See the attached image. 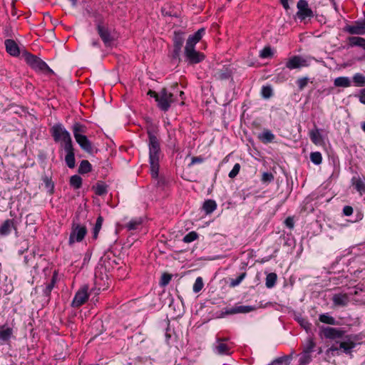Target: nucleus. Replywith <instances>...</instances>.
Returning <instances> with one entry per match:
<instances>
[{"label": "nucleus", "instance_id": "1", "mask_svg": "<svg viewBox=\"0 0 365 365\" xmlns=\"http://www.w3.org/2000/svg\"><path fill=\"white\" fill-rule=\"evenodd\" d=\"M26 63L35 71L46 74H54L53 71L41 58L24 50L21 53Z\"/></svg>", "mask_w": 365, "mask_h": 365}, {"label": "nucleus", "instance_id": "2", "mask_svg": "<svg viewBox=\"0 0 365 365\" xmlns=\"http://www.w3.org/2000/svg\"><path fill=\"white\" fill-rule=\"evenodd\" d=\"M147 134L148 136L149 158H160V145L156 135L155 128L150 126L147 128Z\"/></svg>", "mask_w": 365, "mask_h": 365}, {"label": "nucleus", "instance_id": "3", "mask_svg": "<svg viewBox=\"0 0 365 365\" xmlns=\"http://www.w3.org/2000/svg\"><path fill=\"white\" fill-rule=\"evenodd\" d=\"M78 218L73 219L71 230L68 240V245H73L75 242H81L85 238L87 234V228L85 225H83L77 222Z\"/></svg>", "mask_w": 365, "mask_h": 365}, {"label": "nucleus", "instance_id": "4", "mask_svg": "<svg viewBox=\"0 0 365 365\" xmlns=\"http://www.w3.org/2000/svg\"><path fill=\"white\" fill-rule=\"evenodd\" d=\"M50 132L56 143L61 141L63 143L71 138L69 132L61 123L53 125L50 129Z\"/></svg>", "mask_w": 365, "mask_h": 365}, {"label": "nucleus", "instance_id": "5", "mask_svg": "<svg viewBox=\"0 0 365 365\" xmlns=\"http://www.w3.org/2000/svg\"><path fill=\"white\" fill-rule=\"evenodd\" d=\"M88 292V286L84 285L76 293L74 298L71 302V306L73 307L78 308L86 302V301L88 299L89 294L92 293L96 294L94 289H91L89 294Z\"/></svg>", "mask_w": 365, "mask_h": 365}, {"label": "nucleus", "instance_id": "6", "mask_svg": "<svg viewBox=\"0 0 365 365\" xmlns=\"http://www.w3.org/2000/svg\"><path fill=\"white\" fill-rule=\"evenodd\" d=\"M63 149L66 153L65 162L69 168H74L76 166L75 152L71 138L62 143Z\"/></svg>", "mask_w": 365, "mask_h": 365}, {"label": "nucleus", "instance_id": "7", "mask_svg": "<svg viewBox=\"0 0 365 365\" xmlns=\"http://www.w3.org/2000/svg\"><path fill=\"white\" fill-rule=\"evenodd\" d=\"M184 34L185 33L182 31H174V36L173 38V52L172 55L173 59H178L180 61V55L185 41Z\"/></svg>", "mask_w": 365, "mask_h": 365}, {"label": "nucleus", "instance_id": "8", "mask_svg": "<svg viewBox=\"0 0 365 365\" xmlns=\"http://www.w3.org/2000/svg\"><path fill=\"white\" fill-rule=\"evenodd\" d=\"M173 94L168 93L165 88H163L160 92V96L157 100L158 107L163 111L166 112L169 110L170 104L174 101Z\"/></svg>", "mask_w": 365, "mask_h": 365}, {"label": "nucleus", "instance_id": "9", "mask_svg": "<svg viewBox=\"0 0 365 365\" xmlns=\"http://www.w3.org/2000/svg\"><path fill=\"white\" fill-rule=\"evenodd\" d=\"M185 56L187 61L191 64L198 63L202 61L205 58V56L202 53L197 51L193 48H185Z\"/></svg>", "mask_w": 365, "mask_h": 365}, {"label": "nucleus", "instance_id": "10", "mask_svg": "<svg viewBox=\"0 0 365 365\" xmlns=\"http://www.w3.org/2000/svg\"><path fill=\"white\" fill-rule=\"evenodd\" d=\"M320 333L326 339L336 340L342 338L344 331L333 327H322Z\"/></svg>", "mask_w": 365, "mask_h": 365}, {"label": "nucleus", "instance_id": "11", "mask_svg": "<svg viewBox=\"0 0 365 365\" xmlns=\"http://www.w3.org/2000/svg\"><path fill=\"white\" fill-rule=\"evenodd\" d=\"M14 230L16 233L18 232L17 222L14 219H7L3 222L0 226V236H7Z\"/></svg>", "mask_w": 365, "mask_h": 365}, {"label": "nucleus", "instance_id": "12", "mask_svg": "<svg viewBox=\"0 0 365 365\" xmlns=\"http://www.w3.org/2000/svg\"><path fill=\"white\" fill-rule=\"evenodd\" d=\"M297 16L301 20L313 16V12L312 9L309 8L307 1L299 0L297 3Z\"/></svg>", "mask_w": 365, "mask_h": 365}, {"label": "nucleus", "instance_id": "13", "mask_svg": "<svg viewBox=\"0 0 365 365\" xmlns=\"http://www.w3.org/2000/svg\"><path fill=\"white\" fill-rule=\"evenodd\" d=\"M97 32L106 47L110 46L115 41L114 36L107 26L99 27Z\"/></svg>", "mask_w": 365, "mask_h": 365}, {"label": "nucleus", "instance_id": "14", "mask_svg": "<svg viewBox=\"0 0 365 365\" xmlns=\"http://www.w3.org/2000/svg\"><path fill=\"white\" fill-rule=\"evenodd\" d=\"M255 309V308L252 306H237L232 308H225V311L222 312L220 314L221 317H223L225 315L230 314H235L237 313H248Z\"/></svg>", "mask_w": 365, "mask_h": 365}, {"label": "nucleus", "instance_id": "15", "mask_svg": "<svg viewBox=\"0 0 365 365\" xmlns=\"http://www.w3.org/2000/svg\"><path fill=\"white\" fill-rule=\"evenodd\" d=\"M356 346V343L349 336H346L343 341L339 342L340 351L346 354H351L352 349Z\"/></svg>", "mask_w": 365, "mask_h": 365}, {"label": "nucleus", "instance_id": "16", "mask_svg": "<svg viewBox=\"0 0 365 365\" xmlns=\"http://www.w3.org/2000/svg\"><path fill=\"white\" fill-rule=\"evenodd\" d=\"M6 52L12 56H19L21 53L20 48L13 39H6L4 42Z\"/></svg>", "mask_w": 365, "mask_h": 365}, {"label": "nucleus", "instance_id": "17", "mask_svg": "<svg viewBox=\"0 0 365 365\" xmlns=\"http://www.w3.org/2000/svg\"><path fill=\"white\" fill-rule=\"evenodd\" d=\"M232 76V70L228 66H223L222 68L215 71L213 76L215 80L225 81L230 78Z\"/></svg>", "mask_w": 365, "mask_h": 365}, {"label": "nucleus", "instance_id": "18", "mask_svg": "<svg viewBox=\"0 0 365 365\" xmlns=\"http://www.w3.org/2000/svg\"><path fill=\"white\" fill-rule=\"evenodd\" d=\"M346 31L350 34L363 35L365 34V24L362 21H356L353 25L347 26Z\"/></svg>", "mask_w": 365, "mask_h": 365}, {"label": "nucleus", "instance_id": "19", "mask_svg": "<svg viewBox=\"0 0 365 365\" xmlns=\"http://www.w3.org/2000/svg\"><path fill=\"white\" fill-rule=\"evenodd\" d=\"M76 141L79 145L81 148L89 154H93L94 148L92 143L88 139L87 136H81L76 139Z\"/></svg>", "mask_w": 365, "mask_h": 365}, {"label": "nucleus", "instance_id": "20", "mask_svg": "<svg viewBox=\"0 0 365 365\" xmlns=\"http://www.w3.org/2000/svg\"><path fill=\"white\" fill-rule=\"evenodd\" d=\"M58 279V273L55 271L52 275L50 282H48L43 291V296L46 298V302L48 303L51 299V293Z\"/></svg>", "mask_w": 365, "mask_h": 365}, {"label": "nucleus", "instance_id": "21", "mask_svg": "<svg viewBox=\"0 0 365 365\" xmlns=\"http://www.w3.org/2000/svg\"><path fill=\"white\" fill-rule=\"evenodd\" d=\"M307 65V60L300 56H294L287 62V67L290 69L304 67Z\"/></svg>", "mask_w": 365, "mask_h": 365}, {"label": "nucleus", "instance_id": "22", "mask_svg": "<svg viewBox=\"0 0 365 365\" xmlns=\"http://www.w3.org/2000/svg\"><path fill=\"white\" fill-rule=\"evenodd\" d=\"M72 131L75 139L81 138V136H86V133L88 131V128L86 125L82 124L79 122H75L72 125Z\"/></svg>", "mask_w": 365, "mask_h": 365}, {"label": "nucleus", "instance_id": "23", "mask_svg": "<svg viewBox=\"0 0 365 365\" xmlns=\"http://www.w3.org/2000/svg\"><path fill=\"white\" fill-rule=\"evenodd\" d=\"M309 138L312 142L317 145H322L324 143L322 135L316 127L309 131Z\"/></svg>", "mask_w": 365, "mask_h": 365}, {"label": "nucleus", "instance_id": "24", "mask_svg": "<svg viewBox=\"0 0 365 365\" xmlns=\"http://www.w3.org/2000/svg\"><path fill=\"white\" fill-rule=\"evenodd\" d=\"M333 302L337 306H346L349 302V298L346 294H336L333 296Z\"/></svg>", "mask_w": 365, "mask_h": 365}, {"label": "nucleus", "instance_id": "25", "mask_svg": "<svg viewBox=\"0 0 365 365\" xmlns=\"http://www.w3.org/2000/svg\"><path fill=\"white\" fill-rule=\"evenodd\" d=\"M258 139L263 143L267 144L272 143L274 140V134L271 130L264 129L257 135Z\"/></svg>", "mask_w": 365, "mask_h": 365}, {"label": "nucleus", "instance_id": "26", "mask_svg": "<svg viewBox=\"0 0 365 365\" xmlns=\"http://www.w3.org/2000/svg\"><path fill=\"white\" fill-rule=\"evenodd\" d=\"M160 158H149L150 165V174L153 178L158 177Z\"/></svg>", "mask_w": 365, "mask_h": 365}, {"label": "nucleus", "instance_id": "27", "mask_svg": "<svg viewBox=\"0 0 365 365\" xmlns=\"http://www.w3.org/2000/svg\"><path fill=\"white\" fill-rule=\"evenodd\" d=\"M13 335V329L10 327H6V324L3 325L0 329V340L8 341Z\"/></svg>", "mask_w": 365, "mask_h": 365}, {"label": "nucleus", "instance_id": "28", "mask_svg": "<svg viewBox=\"0 0 365 365\" xmlns=\"http://www.w3.org/2000/svg\"><path fill=\"white\" fill-rule=\"evenodd\" d=\"M334 85L336 87L347 88L351 86V82L349 77L341 76L336 78L334 81Z\"/></svg>", "mask_w": 365, "mask_h": 365}, {"label": "nucleus", "instance_id": "29", "mask_svg": "<svg viewBox=\"0 0 365 365\" xmlns=\"http://www.w3.org/2000/svg\"><path fill=\"white\" fill-rule=\"evenodd\" d=\"M103 220V217L101 215H99L97 217L94 227L92 229V238L93 240H96L98 238V233L102 227Z\"/></svg>", "mask_w": 365, "mask_h": 365}, {"label": "nucleus", "instance_id": "30", "mask_svg": "<svg viewBox=\"0 0 365 365\" xmlns=\"http://www.w3.org/2000/svg\"><path fill=\"white\" fill-rule=\"evenodd\" d=\"M42 181L44 183V186L50 195L54 192V182L52 180L51 176L44 175L41 178Z\"/></svg>", "mask_w": 365, "mask_h": 365}, {"label": "nucleus", "instance_id": "31", "mask_svg": "<svg viewBox=\"0 0 365 365\" xmlns=\"http://www.w3.org/2000/svg\"><path fill=\"white\" fill-rule=\"evenodd\" d=\"M217 208V204L213 200H207L204 202L202 209L208 215L211 214Z\"/></svg>", "mask_w": 365, "mask_h": 365}, {"label": "nucleus", "instance_id": "32", "mask_svg": "<svg viewBox=\"0 0 365 365\" xmlns=\"http://www.w3.org/2000/svg\"><path fill=\"white\" fill-rule=\"evenodd\" d=\"M92 170V165L87 160H83L78 169L79 174L83 175L90 173Z\"/></svg>", "mask_w": 365, "mask_h": 365}, {"label": "nucleus", "instance_id": "33", "mask_svg": "<svg viewBox=\"0 0 365 365\" xmlns=\"http://www.w3.org/2000/svg\"><path fill=\"white\" fill-rule=\"evenodd\" d=\"M107 185L102 181H99L96 183V186H93V188L95 190L96 195L98 196H102L106 195L108 192Z\"/></svg>", "mask_w": 365, "mask_h": 365}, {"label": "nucleus", "instance_id": "34", "mask_svg": "<svg viewBox=\"0 0 365 365\" xmlns=\"http://www.w3.org/2000/svg\"><path fill=\"white\" fill-rule=\"evenodd\" d=\"M312 361V353L303 351L299 354V365H307Z\"/></svg>", "mask_w": 365, "mask_h": 365}, {"label": "nucleus", "instance_id": "35", "mask_svg": "<svg viewBox=\"0 0 365 365\" xmlns=\"http://www.w3.org/2000/svg\"><path fill=\"white\" fill-rule=\"evenodd\" d=\"M82 178L78 175H72L69 180V184L74 189L77 190L82 186Z\"/></svg>", "mask_w": 365, "mask_h": 365}, {"label": "nucleus", "instance_id": "36", "mask_svg": "<svg viewBox=\"0 0 365 365\" xmlns=\"http://www.w3.org/2000/svg\"><path fill=\"white\" fill-rule=\"evenodd\" d=\"M353 82L357 87L365 86V76L360 73H355L353 76Z\"/></svg>", "mask_w": 365, "mask_h": 365}, {"label": "nucleus", "instance_id": "37", "mask_svg": "<svg viewBox=\"0 0 365 365\" xmlns=\"http://www.w3.org/2000/svg\"><path fill=\"white\" fill-rule=\"evenodd\" d=\"M354 185L355 186L356 190L360 193V195H363L365 193V180L361 178H358L354 182Z\"/></svg>", "mask_w": 365, "mask_h": 365}, {"label": "nucleus", "instance_id": "38", "mask_svg": "<svg viewBox=\"0 0 365 365\" xmlns=\"http://www.w3.org/2000/svg\"><path fill=\"white\" fill-rule=\"evenodd\" d=\"M93 16L95 18V24L96 26V30L99 29V27L102 28L106 26L104 24V18L98 12H94Z\"/></svg>", "mask_w": 365, "mask_h": 365}, {"label": "nucleus", "instance_id": "39", "mask_svg": "<svg viewBox=\"0 0 365 365\" xmlns=\"http://www.w3.org/2000/svg\"><path fill=\"white\" fill-rule=\"evenodd\" d=\"M142 219L131 220L127 225L126 227L128 230H135L142 224Z\"/></svg>", "mask_w": 365, "mask_h": 365}, {"label": "nucleus", "instance_id": "40", "mask_svg": "<svg viewBox=\"0 0 365 365\" xmlns=\"http://www.w3.org/2000/svg\"><path fill=\"white\" fill-rule=\"evenodd\" d=\"M315 343L313 339L310 337H308L306 341V344L304 346L303 351L312 353L314 351V349L315 347Z\"/></svg>", "mask_w": 365, "mask_h": 365}, {"label": "nucleus", "instance_id": "41", "mask_svg": "<svg viewBox=\"0 0 365 365\" xmlns=\"http://www.w3.org/2000/svg\"><path fill=\"white\" fill-rule=\"evenodd\" d=\"M261 94L264 98H269L272 95V88L270 85L263 86L261 90Z\"/></svg>", "mask_w": 365, "mask_h": 365}, {"label": "nucleus", "instance_id": "42", "mask_svg": "<svg viewBox=\"0 0 365 365\" xmlns=\"http://www.w3.org/2000/svg\"><path fill=\"white\" fill-rule=\"evenodd\" d=\"M198 235L196 232L192 231L187 233L184 237H183V242L185 243H190L193 241H195L196 239H197Z\"/></svg>", "mask_w": 365, "mask_h": 365}, {"label": "nucleus", "instance_id": "43", "mask_svg": "<svg viewBox=\"0 0 365 365\" xmlns=\"http://www.w3.org/2000/svg\"><path fill=\"white\" fill-rule=\"evenodd\" d=\"M312 162L315 165H319L322 163V157L319 152H314L310 155Z\"/></svg>", "mask_w": 365, "mask_h": 365}, {"label": "nucleus", "instance_id": "44", "mask_svg": "<svg viewBox=\"0 0 365 365\" xmlns=\"http://www.w3.org/2000/svg\"><path fill=\"white\" fill-rule=\"evenodd\" d=\"M319 321L323 322V323H325V324H335V319L334 318H333L332 317L328 315V314H321L319 316Z\"/></svg>", "mask_w": 365, "mask_h": 365}, {"label": "nucleus", "instance_id": "45", "mask_svg": "<svg viewBox=\"0 0 365 365\" xmlns=\"http://www.w3.org/2000/svg\"><path fill=\"white\" fill-rule=\"evenodd\" d=\"M291 358L289 356H283L275 359V365H289Z\"/></svg>", "mask_w": 365, "mask_h": 365}, {"label": "nucleus", "instance_id": "46", "mask_svg": "<svg viewBox=\"0 0 365 365\" xmlns=\"http://www.w3.org/2000/svg\"><path fill=\"white\" fill-rule=\"evenodd\" d=\"M172 274H169V273H163L161 276V279H160V285L161 287H165L166 285H168L171 279H172Z\"/></svg>", "mask_w": 365, "mask_h": 365}, {"label": "nucleus", "instance_id": "47", "mask_svg": "<svg viewBox=\"0 0 365 365\" xmlns=\"http://www.w3.org/2000/svg\"><path fill=\"white\" fill-rule=\"evenodd\" d=\"M203 285H204V284H203L202 277H197L195 279V282L193 287H192L193 292L195 293L199 292L203 288Z\"/></svg>", "mask_w": 365, "mask_h": 365}, {"label": "nucleus", "instance_id": "48", "mask_svg": "<svg viewBox=\"0 0 365 365\" xmlns=\"http://www.w3.org/2000/svg\"><path fill=\"white\" fill-rule=\"evenodd\" d=\"M246 276V272L241 273L236 279H232L230 280V287H235L240 284L243 279Z\"/></svg>", "mask_w": 365, "mask_h": 365}, {"label": "nucleus", "instance_id": "49", "mask_svg": "<svg viewBox=\"0 0 365 365\" xmlns=\"http://www.w3.org/2000/svg\"><path fill=\"white\" fill-rule=\"evenodd\" d=\"M216 349L220 354H229L230 348L226 344L219 343Z\"/></svg>", "mask_w": 365, "mask_h": 365}, {"label": "nucleus", "instance_id": "50", "mask_svg": "<svg viewBox=\"0 0 365 365\" xmlns=\"http://www.w3.org/2000/svg\"><path fill=\"white\" fill-rule=\"evenodd\" d=\"M272 50L270 46L264 47L259 53V56L262 58H266L272 56Z\"/></svg>", "mask_w": 365, "mask_h": 365}, {"label": "nucleus", "instance_id": "51", "mask_svg": "<svg viewBox=\"0 0 365 365\" xmlns=\"http://www.w3.org/2000/svg\"><path fill=\"white\" fill-rule=\"evenodd\" d=\"M200 41H197L195 39L193 36L190 35L189 38L187 40L186 45L185 48H195V46L197 43H198Z\"/></svg>", "mask_w": 365, "mask_h": 365}, {"label": "nucleus", "instance_id": "52", "mask_svg": "<svg viewBox=\"0 0 365 365\" xmlns=\"http://www.w3.org/2000/svg\"><path fill=\"white\" fill-rule=\"evenodd\" d=\"M339 342L336 341L335 344L331 345L327 351V354L331 353L332 355H334L335 354L339 355V345L337 346V344Z\"/></svg>", "mask_w": 365, "mask_h": 365}, {"label": "nucleus", "instance_id": "53", "mask_svg": "<svg viewBox=\"0 0 365 365\" xmlns=\"http://www.w3.org/2000/svg\"><path fill=\"white\" fill-rule=\"evenodd\" d=\"M309 79L307 77L301 78L297 80V84L299 90H303L308 84Z\"/></svg>", "mask_w": 365, "mask_h": 365}, {"label": "nucleus", "instance_id": "54", "mask_svg": "<svg viewBox=\"0 0 365 365\" xmlns=\"http://www.w3.org/2000/svg\"><path fill=\"white\" fill-rule=\"evenodd\" d=\"M240 170V165L239 163H236L234 165L232 170L230 172V173L228 175L229 177L230 178H235L238 175Z\"/></svg>", "mask_w": 365, "mask_h": 365}, {"label": "nucleus", "instance_id": "55", "mask_svg": "<svg viewBox=\"0 0 365 365\" xmlns=\"http://www.w3.org/2000/svg\"><path fill=\"white\" fill-rule=\"evenodd\" d=\"M266 286L268 288L274 287V272L269 273L266 278Z\"/></svg>", "mask_w": 365, "mask_h": 365}, {"label": "nucleus", "instance_id": "56", "mask_svg": "<svg viewBox=\"0 0 365 365\" xmlns=\"http://www.w3.org/2000/svg\"><path fill=\"white\" fill-rule=\"evenodd\" d=\"M273 178L274 176L272 173H263L261 180L264 183H267L270 182Z\"/></svg>", "mask_w": 365, "mask_h": 365}, {"label": "nucleus", "instance_id": "57", "mask_svg": "<svg viewBox=\"0 0 365 365\" xmlns=\"http://www.w3.org/2000/svg\"><path fill=\"white\" fill-rule=\"evenodd\" d=\"M205 33V29L204 28H201L198 29L192 36L195 40L200 41Z\"/></svg>", "mask_w": 365, "mask_h": 365}, {"label": "nucleus", "instance_id": "58", "mask_svg": "<svg viewBox=\"0 0 365 365\" xmlns=\"http://www.w3.org/2000/svg\"><path fill=\"white\" fill-rule=\"evenodd\" d=\"M204 161V158L202 156H195L191 158V162L189 166H191L194 164L202 163Z\"/></svg>", "mask_w": 365, "mask_h": 365}, {"label": "nucleus", "instance_id": "59", "mask_svg": "<svg viewBox=\"0 0 365 365\" xmlns=\"http://www.w3.org/2000/svg\"><path fill=\"white\" fill-rule=\"evenodd\" d=\"M284 224L289 229L293 228L294 227V220L291 217H288L284 221Z\"/></svg>", "mask_w": 365, "mask_h": 365}, {"label": "nucleus", "instance_id": "60", "mask_svg": "<svg viewBox=\"0 0 365 365\" xmlns=\"http://www.w3.org/2000/svg\"><path fill=\"white\" fill-rule=\"evenodd\" d=\"M358 97L360 103L365 105V88L360 91Z\"/></svg>", "mask_w": 365, "mask_h": 365}, {"label": "nucleus", "instance_id": "61", "mask_svg": "<svg viewBox=\"0 0 365 365\" xmlns=\"http://www.w3.org/2000/svg\"><path fill=\"white\" fill-rule=\"evenodd\" d=\"M343 212L346 216H350L353 213V208L351 206H345L343 209Z\"/></svg>", "mask_w": 365, "mask_h": 365}, {"label": "nucleus", "instance_id": "62", "mask_svg": "<svg viewBox=\"0 0 365 365\" xmlns=\"http://www.w3.org/2000/svg\"><path fill=\"white\" fill-rule=\"evenodd\" d=\"M148 95L150 96L152 98H154L155 101H157V100L158 99V98L160 96V93H156L154 91L149 90L148 92Z\"/></svg>", "mask_w": 365, "mask_h": 365}, {"label": "nucleus", "instance_id": "63", "mask_svg": "<svg viewBox=\"0 0 365 365\" xmlns=\"http://www.w3.org/2000/svg\"><path fill=\"white\" fill-rule=\"evenodd\" d=\"M21 244H23L21 247L22 250L19 251L20 255H22L29 248L28 242L26 240L21 242Z\"/></svg>", "mask_w": 365, "mask_h": 365}, {"label": "nucleus", "instance_id": "64", "mask_svg": "<svg viewBox=\"0 0 365 365\" xmlns=\"http://www.w3.org/2000/svg\"><path fill=\"white\" fill-rule=\"evenodd\" d=\"M279 1L285 10H288L289 9L288 0H279Z\"/></svg>", "mask_w": 365, "mask_h": 365}]
</instances>
